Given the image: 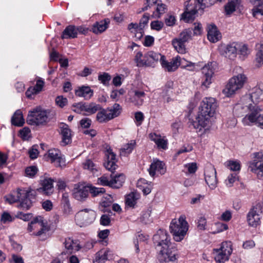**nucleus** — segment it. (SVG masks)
Segmentation results:
<instances>
[{"label": "nucleus", "mask_w": 263, "mask_h": 263, "mask_svg": "<svg viewBox=\"0 0 263 263\" xmlns=\"http://www.w3.org/2000/svg\"><path fill=\"white\" fill-rule=\"evenodd\" d=\"M111 179L110 187L115 189H119L122 186L123 183L125 181V177L122 174H120L118 175H116L112 177Z\"/></svg>", "instance_id": "nucleus-41"}, {"label": "nucleus", "mask_w": 263, "mask_h": 263, "mask_svg": "<svg viewBox=\"0 0 263 263\" xmlns=\"http://www.w3.org/2000/svg\"><path fill=\"white\" fill-rule=\"evenodd\" d=\"M16 194V197L10 196L7 198V201L10 203L20 201L21 208L28 210L35 199V192L31 189H18Z\"/></svg>", "instance_id": "nucleus-3"}, {"label": "nucleus", "mask_w": 263, "mask_h": 263, "mask_svg": "<svg viewBox=\"0 0 263 263\" xmlns=\"http://www.w3.org/2000/svg\"><path fill=\"white\" fill-rule=\"evenodd\" d=\"M210 117L204 116L200 113L196 118V120L190 122V125H192L195 129L201 130L202 128H205L209 123V119Z\"/></svg>", "instance_id": "nucleus-23"}, {"label": "nucleus", "mask_w": 263, "mask_h": 263, "mask_svg": "<svg viewBox=\"0 0 263 263\" xmlns=\"http://www.w3.org/2000/svg\"><path fill=\"white\" fill-rule=\"evenodd\" d=\"M125 93V90L123 88L119 90H112L110 94V98L116 101L118 100L120 96L123 95Z\"/></svg>", "instance_id": "nucleus-55"}, {"label": "nucleus", "mask_w": 263, "mask_h": 263, "mask_svg": "<svg viewBox=\"0 0 263 263\" xmlns=\"http://www.w3.org/2000/svg\"><path fill=\"white\" fill-rule=\"evenodd\" d=\"M98 183L101 185L110 186L111 179L104 175L98 179Z\"/></svg>", "instance_id": "nucleus-60"}, {"label": "nucleus", "mask_w": 263, "mask_h": 263, "mask_svg": "<svg viewBox=\"0 0 263 263\" xmlns=\"http://www.w3.org/2000/svg\"><path fill=\"white\" fill-rule=\"evenodd\" d=\"M247 77L243 73H239L231 78L222 92L226 96L230 97L235 94L244 86Z\"/></svg>", "instance_id": "nucleus-5"}, {"label": "nucleus", "mask_w": 263, "mask_h": 263, "mask_svg": "<svg viewBox=\"0 0 263 263\" xmlns=\"http://www.w3.org/2000/svg\"><path fill=\"white\" fill-rule=\"evenodd\" d=\"M151 176L154 177L156 175H163L166 172L165 163L159 160H154L148 169Z\"/></svg>", "instance_id": "nucleus-18"}, {"label": "nucleus", "mask_w": 263, "mask_h": 263, "mask_svg": "<svg viewBox=\"0 0 263 263\" xmlns=\"http://www.w3.org/2000/svg\"><path fill=\"white\" fill-rule=\"evenodd\" d=\"M37 225L38 226L37 229H39V230L36 233H33L32 235L37 236H41L43 235H45L49 231V228L44 223L42 217L41 220H40V222L38 223Z\"/></svg>", "instance_id": "nucleus-45"}, {"label": "nucleus", "mask_w": 263, "mask_h": 263, "mask_svg": "<svg viewBox=\"0 0 263 263\" xmlns=\"http://www.w3.org/2000/svg\"><path fill=\"white\" fill-rule=\"evenodd\" d=\"M87 189V186H84L82 189H76L73 193L74 198L79 201L84 200L88 195Z\"/></svg>", "instance_id": "nucleus-40"}, {"label": "nucleus", "mask_w": 263, "mask_h": 263, "mask_svg": "<svg viewBox=\"0 0 263 263\" xmlns=\"http://www.w3.org/2000/svg\"><path fill=\"white\" fill-rule=\"evenodd\" d=\"M188 223L184 216H181L178 220L172 221L170 229L174 239L177 242L181 241L184 237L188 230Z\"/></svg>", "instance_id": "nucleus-4"}, {"label": "nucleus", "mask_w": 263, "mask_h": 263, "mask_svg": "<svg viewBox=\"0 0 263 263\" xmlns=\"http://www.w3.org/2000/svg\"><path fill=\"white\" fill-rule=\"evenodd\" d=\"M122 110V107L119 104L115 103L111 107L106 109L102 108L99 110L97 114V120L100 123H106L110 120L118 117Z\"/></svg>", "instance_id": "nucleus-7"}, {"label": "nucleus", "mask_w": 263, "mask_h": 263, "mask_svg": "<svg viewBox=\"0 0 263 263\" xmlns=\"http://www.w3.org/2000/svg\"><path fill=\"white\" fill-rule=\"evenodd\" d=\"M203 0H189L185 3V11L181 19L186 23L192 22L196 17L198 11L202 8Z\"/></svg>", "instance_id": "nucleus-6"}, {"label": "nucleus", "mask_w": 263, "mask_h": 263, "mask_svg": "<svg viewBox=\"0 0 263 263\" xmlns=\"http://www.w3.org/2000/svg\"><path fill=\"white\" fill-rule=\"evenodd\" d=\"M83 167L85 170L94 173L98 170L97 166L90 159H87L83 163Z\"/></svg>", "instance_id": "nucleus-48"}, {"label": "nucleus", "mask_w": 263, "mask_h": 263, "mask_svg": "<svg viewBox=\"0 0 263 263\" xmlns=\"http://www.w3.org/2000/svg\"><path fill=\"white\" fill-rule=\"evenodd\" d=\"M155 248L159 252L160 262H167L176 260V251L172 246L171 237L165 230L159 229L153 238Z\"/></svg>", "instance_id": "nucleus-1"}, {"label": "nucleus", "mask_w": 263, "mask_h": 263, "mask_svg": "<svg viewBox=\"0 0 263 263\" xmlns=\"http://www.w3.org/2000/svg\"><path fill=\"white\" fill-rule=\"evenodd\" d=\"M129 101L136 106H141L145 98L146 94L143 91L136 90L128 93Z\"/></svg>", "instance_id": "nucleus-20"}, {"label": "nucleus", "mask_w": 263, "mask_h": 263, "mask_svg": "<svg viewBox=\"0 0 263 263\" xmlns=\"http://www.w3.org/2000/svg\"><path fill=\"white\" fill-rule=\"evenodd\" d=\"M61 134L62 137V143L66 145L71 142V130L67 124H63L61 127Z\"/></svg>", "instance_id": "nucleus-30"}, {"label": "nucleus", "mask_w": 263, "mask_h": 263, "mask_svg": "<svg viewBox=\"0 0 263 263\" xmlns=\"http://www.w3.org/2000/svg\"><path fill=\"white\" fill-rule=\"evenodd\" d=\"M163 23L159 21H153L151 23V27L152 29L157 31L160 30L163 27Z\"/></svg>", "instance_id": "nucleus-62"}, {"label": "nucleus", "mask_w": 263, "mask_h": 263, "mask_svg": "<svg viewBox=\"0 0 263 263\" xmlns=\"http://www.w3.org/2000/svg\"><path fill=\"white\" fill-rule=\"evenodd\" d=\"M214 227L217 229L216 230L213 232L214 234L220 233L228 229L227 224L221 222H217L215 223Z\"/></svg>", "instance_id": "nucleus-58"}, {"label": "nucleus", "mask_w": 263, "mask_h": 263, "mask_svg": "<svg viewBox=\"0 0 263 263\" xmlns=\"http://www.w3.org/2000/svg\"><path fill=\"white\" fill-rule=\"evenodd\" d=\"M105 155L107 157V159L104 163V165L106 169L113 172L117 166L116 164V155L111 149L107 150Z\"/></svg>", "instance_id": "nucleus-22"}, {"label": "nucleus", "mask_w": 263, "mask_h": 263, "mask_svg": "<svg viewBox=\"0 0 263 263\" xmlns=\"http://www.w3.org/2000/svg\"><path fill=\"white\" fill-rule=\"evenodd\" d=\"M30 130L28 127H24L20 130V135L24 140H28L30 137Z\"/></svg>", "instance_id": "nucleus-57"}, {"label": "nucleus", "mask_w": 263, "mask_h": 263, "mask_svg": "<svg viewBox=\"0 0 263 263\" xmlns=\"http://www.w3.org/2000/svg\"><path fill=\"white\" fill-rule=\"evenodd\" d=\"M163 55H162L160 53L158 52H155L153 51H149L146 53L144 54V58L145 59L146 62V66L147 67H154L155 63L157 62L159 60L160 61Z\"/></svg>", "instance_id": "nucleus-25"}, {"label": "nucleus", "mask_w": 263, "mask_h": 263, "mask_svg": "<svg viewBox=\"0 0 263 263\" xmlns=\"http://www.w3.org/2000/svg\"><path fill=\"white\" fill-rule=\"evenodd\" d=\"M88 192L90 193L92 197L99 196L105 192L103 187H97L92 185H87Z\"/></svg>", "instance_id": "nucleus-47"}, {"label": "nucleus", "mask_w": 263, "mask_h": 263, "mask_svg": "<svg viewBox=\"0 0 263 263\" xmlns=\"http://www.w3.org/2000/svg\"><path fill=\"white\" fill-rule=\"evenodd\" d=\"M37 168L35 166L28 167L25 170V173L27 176L33 177L37 172Z\"/></svg>", "instance_id": "nucleus-56"}, {"label": "nucleus", "mask_w": 263, "mask_h": 263, "mask_svg": "<svg viewBox=\"0 0 263 263\" xmlns=\"http://www.w3.org/2000/svg\"><path fill=\"white\" fill-rule=\"evenodd\" d=\"M207 31L208 39L210 42L216 43L221 38V34L215 25H209L208 26Z\"/></svg>", "instance_id": "nucleus-26"}, {"label": "nucleus", "mask_w": 263, "mask_h": 263, "mask_svg": "<svg viewBox=\"0 0 263 263\" xmlns=\"http://www.w3.org/2000/svg\"><path fill=\"white\" fill-rule=\"evenodd\" d=\"M249 169L258 179L263 180V161L253 160L249 162Z\"/></svg>", "instance_id": "nucleus-21"}, {"label": "nucleus", "mask_w": 263, "mask_h": 263, "mask_svg": "<svg viewBox=\"0 0 263 263\" xmlns=\"http://www.w3.org/2000/svg\"><path fill=\"white\" fill-rule=\"evenodd\" d=\"M111 80L110 75L106 72L100 73L98 76V80L105 86H108Z\"/></svg>", "instance_id": "nucleus-50"}, {"label": "nucleus", "mask_w": 263, "mask_h": 263, "mask_svg": "<svg viewBox=\"0 0 263 263\" xmlns=\"http://www.w3.org/2000/svg\"><path fill=\"white\" fill-rule=\"evenodd\" d=\"M24 123L25 120L23 118L22 111L21 110H17L11 118L12 124L17 126H22Z\"/></svg>", "instance_id": "nucleus-42"}, {"label": "nucleus", "mask_w": 263, "mask_h": 263, "mask_svg": "<svg viewBox=\"0 0 263 263\" xmlns=\"http://www.w3.org/2000/svg\"><path fill=\"white\" fill-rule=\"evenodd\" d=\"M136 145L135 140H132L130 142L124 145L120 149V155L123 156H126L132 153Z\"/></svg>", "instance_id": "nucleus-44"}, {"label": "nucleus", "mask_w": 263, "mask_h": 263, "mask_svg": "<svg viewBox=\"0 0 263 263\" xmlns=\"http://www.w3.org/2000/svg\"><path fill=\"white\" fill-rule=\"evenodd\" d=\"M172 45L175 50L180 54H184L186 52L185 43L175 37L172 41Z\"/></svg>", "instance_id": "nucleus-37"}, {"label": "nucleus", "mask_w": 263, "mask_h": 263, "mask_svg": "<svg viewBox=\"0 0 263 263\" xmlns=\"http://www.w3.org/2000/svg\"><path fill=\"white\" fill-rule=\"evenodd\" d=\"M226 165L228 168L233 171H238L240 169V164L238 161H228L226 162Z\"/></svg>", "instance_id": "nucleus-52"}, {"label": "nucleus", "mask_w": 263, "mask_h": 263, "mask_svg": "<svg viewBox=\"0 0 263 263\" xmlns=\"http://www.w3.org/2000/svg\"><path fill=\"white\" fill-rule=\"evenodd\" d=\"M232 251L231 241H224L221 243L219 248L213 249L212 254L216 262L224 263L229 260Z\"/></svg>", "instance_id": "nucleus-8"}, {"label": "nucleus", "mask_w": 263, "mask_h": 263, "mask_svg": "<svg viewBox=\"0 0 263 263\" xmlns=\"http://www.w3.org/2000/svg\"><path fill=\"white\" fill-rule=\"evenodd\" d=\"M240 5V0H229L225 6V11L227 14L230 15L238 8Z\"/></svg>", "instance_id": "nucleus-43"}, {"label": "nucleus", "mask_w": 263, "mask_h": 263, "mask_svg": "<svg viewBox=\"0 0 263 263\" xmlns=\"http://www.w3.org/2000/svg\"><path fill=\"white\" fill-rule=\"evenodd\" d=\"M251 100L253 103V105H257L260 102L263 101V86H256L253 88L251 92L249 95L244 96L242 100L247 101Z\"/></svg>", "instance_id": "nucleus-15"}, {"label": "nucleus", "mask_w": 263, "mask_h": 263, "mask_svg": "<svg viewBox=\"0 0 263 263\" xmlns=\"http://www.w3.org/2000/svg\"><path fill=\"white\" fill-rule=\"evenodd\" d=\"M192 36V30L190 28L187 29H185L182 32H181L179 36L177 38L179 40L183 42L186 43L190 39H191Z\"/></svg>", "instance_id": "nucleus-46"}, {"label": "nucleus", "mask_w": 263, "mask_h": 263, "mask_svg": "<svg viewBox=\"0 0 263 263\" xmlns=\"http://www.w3.org/2000/svg\"><path fill=\"white\" fill-rule=\"evenodd\" d=\"M216 63L211 62L205 65L201 69V85L208 88L212 83V77L215 71Z\"/></svg>", "instance_id": "nucleus-12"}, {"label": "nucleus", "mask_w": 263, "mask_h": 263, "mask_svg": "<svg viewBox=\"0 0 263 263\" xmlns=\"http://www.w3.org/2000/svg\"><path fill=\"white\" fill-rule=\"evenodd\" d=\"M144 119V115L141 111H137L135 114V121L137 126L141 125Z\"/></svg>", "instance_id": "nucleus-59"}, {"label": "nucleus", "mask_w": 263, "mask_h": 263, "mask_svg": "<svg viewBox=\"0 0 263 263\" xmlns=\"http://www.w3.org/2000/svg\"><path fill=\"white\" fill-rule=\"evenodd\" d=\"M111 258V251L108 249L101 250L96 254V260L97 261H102L104 262L106 260Z\"/></svg>", "instance_id": "nucleus-34"}, {"label": "nucleus", "mask_w": 263, "mask_h": 263, "mask_svg": "<svg viewBox=\"0 0 263 263\" xmlns=\"http://www.w3.org/2000/svg\"><path fill=\"white\" fill-rule=\"evenodd\" d=\"M238 179V176L236 173H232L228 176L225 181L226 185L228 187H232L233 183Z\"/></svg>", "instance_id": "nucleus-54"}, {"label": "nucleus", "mask_w": 263, "mask_h": 263, "mask_svg": "<svg viewBox=\"0 0 263 263\" xmlns=\"http://www.w3.org/2000/svg\"><path fill=\"white\" fill-rule=\"evenodd\" d=\"M217 107V102L214 98H205L201 102L199 113L204 116L213 117Z\"/></svg>", "instance_id": "nucleus-11"}, {"label": "nucleus", "mask_w": 263, "mask_h": 263, "mask_svg": "<svg viewBox=\"0 0 263 263\" xmlns=\"http://www.w3.org/2000/svg\"><path fill=\"white\" fill-rule=\"evenodd\" d=\"M149 137L151 140L156 143L159 148L166 149L167 148V140L164 137L156 134H151Z\"/></svg>", "instance_id": "nucleus-29"}, {"label": "nucleus", "mask_w": 263, "mask_h": 263, "mask_svg": "<svg viewBox=\"0 0 263 263\" xmlns=\"http://www.w3.org/2000/svg\"><path fill=\"white\" fill-rule=\"evenodd\" d=\"M42 217L38 216L34 218L30 223H29L27 230L28 232H32L35 229H37V224L39 223L40 220H41Z\"/></svg>", "instance_id": "nucleus-53"}, {"label": "nucleus", "mask_w": 263, "mask_h": 263, "mask_svg": "<svg viewBox=\"0 0 263 263\" xmlns=\"http://www.w3.org/2000/svg\"><path fill=\"white\" fill-rule=\"evenodd\" d=\"M128 29L130 33L134 34L136 40H140L142 39L144 34V30L140 25L137 23H131L128 25Z\"/></svg>", "instance_id": "nucleus-27"}, {"label": "nucleus", "mask_w": 263, "mask_h": 263, "mask_svg": "<svg viewBox=\"0 0 263 263\" xmlns=\"http://www.w3.org/2000/svg\"><path fill=\"white\" fill-rule=\"evenodd\" d=\"M262 213L259 206L253 207L247 215V221L249 225L256 227L260 223Z\"/></svg>", "instance_id": "nucleus-14"}, {"label": "nucleus", "mask_w": 263, "mask_h": 263, "mask_svg": "<svg viewBox=\"0 0 263 263\" xmlns=\"http://www.w3.org/2000/svg\"><path fill=\"white\" fill-rule=\"evenodd\" d=\"M173 94V88L171 87H168L165 88L163 92H162V97L164 99V101L167 103H169L172 101L173 100L172 99V96Z\"/></svg>", "instance_id": "nucleus-49"}, {"label": "nucleus", "mask_w": 263, "mask_h": 263, "mask_svg": "<svg viewBox=\"0 0 263 263\" xmlns=\"http://www.w3.org/2000/svg\"><path fill=\"white\" fill-rule=\"evenodd\" d=\"M47 119L46 110L39 106L29 112L27 122L31 125H39L46 122Z\"/></svg>", "instance_id": "nucleus-10"}, {"label": "nucleus", "mask_w": 263, "mask_h": 263, "mask_svg": "<svg viewBox=\"0 0 263 263\" xmlns=\"http://www.w3.org/2000/svg\"><path fill=\"white\" fill-rule=\"evenodd\" d=\"M65 263H79V258L76 255H71L68 258V256L65 253V255L63 256Z\"/></svg>", "instance_id": "nucleus-63"}, {"label": "nucleus", "mask_w": 263, "mask_h": 263, "mask_svg": "<svg viewBox=\"0 0 263 263\" xmlns=\"http://www.w3.org/2000/svg\"><path fill=\"white\" fill-rule=\"evenodd\" d=\"M135 61L137 63V65L138 67L146 66L145 59L144 58V55H143L141 52L139 51L137 53Z\"/></svg>", "instance_id": "nucleus-51"}, {"label": "nucleus", "mask_w": 263, "mask_h": 263, "mask_svg": "<svg viewBox=\"0 0 263 263\" xmlns=\"http://www.w3.org/2000/svg\"><path fill=\"white\" fill-rule=\"evenodd\" d=\"M82 110L88 112L89 114H93L101 109V106L95 103L91 102L90 103H84L83 104L79 105Z\"/></svg>", "instance_id": "nucleus-31"}, {"label": "nucleus", "mask_w": 263, "mask_h": 263, "mask_svg": "<svg viewBox=\"0 0 263 263\" xmlns=\"http://www.w3.org/2000/svg\"><path fill=\"white\" fill-rule=\"evenodd\" d=\"M250 53L248 45L242 43L237 42V54L239 58L244 60Z\"/></svg>", "instance_id": "nucleus-39"}, {"label": "nucleus", "mask_w": 263, "mask_h": 263, "mask_svg": "<svg viewBox=\"0 0 263 263\" xmlns=\"http://www.w3.org/2000/svg\"><path fill=\"white\" fill-rule=\"evenodd\" d=\"M53 180L51 178L46 176H42L40 179L41 187L37 190L39 192L47 195L52 194L53 192Z\"/></svg>", "instance_id": "nucleus-17"}, {"label": "nucleus", "mask_w": 263, "mask_h": 263, "mask_svg": "<svg viewBox=\"0 0 263 263\" xmlns=\"http://www.w3.org/2000/svg\"><path fill=\"white\" fill-rule=\"evenodd\" d=\"M64 245L65 248L69 251L70 253L78 251L81 248L77 241H74L73 239L69 237L65 238Z\"/></svg>", "instance_id": "nucleus-32"}, {"label": "nucleus", "mask_w": 263, "mask_h": 263, "mask_svg": "<svg viewBox=\"0 0 263 263\" xmlns=\"http://www.w3.org/2000/svg\"><path fill=\"white\" fill-rule=\"evenodd\" d=\"M96 213L90 209L79 211L75 215L76 224L80 227H86L91 224L96 218Z\"/></svg>", "instance_id": "nucleus-9"}, {"label": "nucleus", "mask_w": 263, "mask_h": 263, "mask_svg": "<svg viewBox=\"0 0 263 263\" xmlns=\"http://www.w3.org/2000/svg\"><path fill=\"white\" fill-rule=\"evenodd\" d=\"M109 23V20L108 18L97 22L93 25L91 31L95 34L101 33L106 30Z\"/></svg>", "instance_id": "nucleus-28"}, {"label": "nucleus", "mask_w": 263, "mask_h": 263, "mask_svg": "<svg viewBox=\"0 0 263 263\" xmlns=\"http://www.w3.org/2000/svg\"><path fill=\"white\" fill-rule=\"evenodd\" d=\"M139 194L136 192H132L128 194L125 197L126 206L129 208H135L137 204V200L140 198Z\"/></svg>", "instance_id": "nucleus-35"}, {"label": "nucleus", "mask_w": 263, "mask_h": 263, "mask_svg": "<svg viewBox=\"0 0 263 263\" xmlns=\"http://www.w3.org/2000/svg\"><path fill=\"white\" fill-rule=\"evenodd\" d=\"M204 174L205 182L209 187L212 190L215 189L217 186L218 181L214 166L211 164H208L205 168Z\"/></svg>", "instance_id": "nucleus-13"}, {"label": "nucleus", "mask_w": 263, "mask_h": 263, "mask_svg": "<svg viewBox=\"0 0 263 263\" xmlns=\"http://www.w3.org/2000/svg\"><path fill=\"white\" fill-rule=\"evenodd\" d=\"M56 104L60 107H63L67 103V99L63 96H58L55 99Z\"/></svg>", "instance_id": "nucleus-64"}, {"label": "nucleus", "mask_w": 263, "mask_h": 263, "mask_svg": "<svg viewBox=\"0 0 263 263\" xmlns=\"http://www.w3.org/2000/svg\"><path fill=\"white\" fill-rule=\"evenodd\" d=\"M221 53L231 60H234L237 57V42L230 43L221 48Z\"/></svg>", "instance_id": "nucleus-19"}, {"label": "nucleus", "mask_w": 263, "mask_h": 263, "mask_svg": "<svg viewBox=\"0 0 263 263\" xmlns=\"http://www.w3.org/2000/svg\"><path fill=\"white\" fill-rule=\"evenodd\" d=\"M76 95L83 97L85 100H88L92 96L93 90L88 86H82L76 90Z\"/></svg>", "instance_id": "nucleus-33"}, {"label": "nucleus", "mask_w": 263, "mask_h": 263, "mask_svg": "<svg viewBox=\"0 0 263 263\" xmlns=\"http://www.w3.org/2000/svg\"><path fill=\"white\" fill-rule=\"evenodd\" d=\"M167 10V6L162 3L161 1H160L156 6V8L153 12L152 16L154 18H160L163 14L166 13Z\"/></svg>", "instance_id": "nucleus-36"}, {"label": "nucleus", "mask_w": 263, "mask_h": 263, "mask_svg": "<svg viewBox=\"0 0 263 263\" xmlns=\"http://www.w3.org/2000/svg\"><path fill=\"white\" fill-rule=\"evenodd\" d=\"M13 218L10 214L7 212H4L1 215V221L3 223L11 222Z\"/></svg>", "instance_id": "nucleus-61"}, {"label": "nucleus", "mask_w": 263, "mask_h": 263, "mask_svg": "<svg viewBox=\"0 0 263 263\" xmlns=\"http://www.w3.org/2000/svg\"><path fill=\"white\" fill-rule=\"evenodd\" d=\"M162 58V59H161L160 63L162 67L165 69V70L168 72L174 71L179 67V64L178 63L179 55L173 58L171 62H167L166 61L164 55Z\"/></svg>", "instance_id": "nucleus-24"}, {"label": "nucleus", "mask_w": 263, "mask_h": 263, "mask_svg": "<svg viewBox=\"0 0 263 263\" xmlns=\"http://www.w3.org/2000/svg\"><path fill=\"white\" fill-rule=\"evenodd\" d=\"M44 156L47 161L53 163L56 166H61L65 162L61 157L60 151L57 149H49Z\"/></svg>", "instance_id": "nucleus-16"}, {"label": "nucleus", "mask_w": 263, "mask_h": 263, "mask_svg": "<svg viewBox=\"0 0 263 263\" xmlns=\"http://www.w3.org/2000/svg\"><path fill=\"white\" fill-rule=\"evenodd\" d=\"M241 110H249V112L242 119V122L244 125L251 126L255 124L257 115L260 112L262 109L257 105H253L249 103L245 106H242L238 104L235 106L234 111L238 116H241L242 112Z\"/></svg>", "instance_id": "nucleus-2"}, {"label": "nucleus", "mask_w": 263, "mask_h": 263, "mask_svg": "<svg viewBox=\"0 0 263 263\" xmlns=\"http://www.w3.org/2000/svg\"><path fill=\"white\" fill-rule=\"evenodd\" d=\"M77 36L76 27L73 25L67 26L63 31L62 35V38L64 39H73Z\"/></svg>", "instance_id": "nucleus-38"}]
</instances>
